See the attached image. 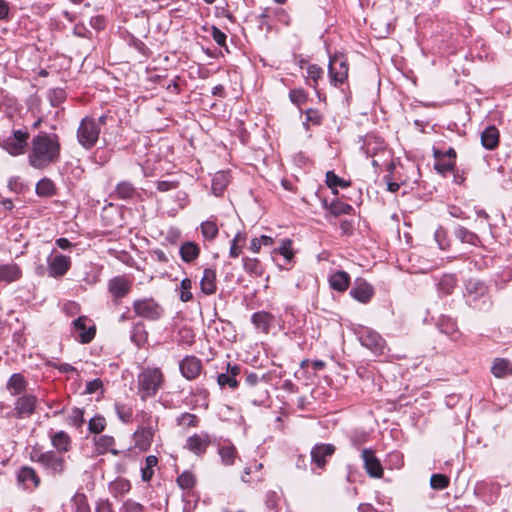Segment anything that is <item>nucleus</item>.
<instances>
[{
  "label": "nucleus",
  "instance_id": "nucleus-63",
  "mask_svg": "<svg viewBox=\"0 0 512 512\" xmlns=\"http://www.w3.org/2000/svg\"><path fill=\"white\" fill-rule=\"evenodd\" d=\"M59 369L62 371V372H72V371H75V368L72 367L71 365L69 364H62Z\"/></svg>",
  "mask_w": 512,
  "mask_h": 512
},
{
  "label": "nucleus",
  "instance_id": "nucleus-54",
  "mask_svg": "<svg viewBox=\"0 0 512 512\" xmlns=\"http://www.w3.org/2000/svg\"><path fill=\"white\" fill-rule=\"evenodd\" d=\"M242 252V246L240 245V243H235L232 241V245H231V248H230V256L233 257V258H237Z\"/></svg>",
  "mask_w": 512,
  "mask_h": 512
},
{
  "label": "nucleus",
  "instance_id": "nucleus-25",
  "mask_svg": "<svg viewBox=\"0 0 512 512\" xmlns=\"http://www.w3.org/2000/svg\"><path fill=\"white\" fill-rule=\"evenodd\" d=\"M229 182V176L225 172H217L212 180V191L216 196H219L223 193Z\"/></svg>",
  "mask_w": 512,
  "mask_h": 512
},
{
  "label": "nucleus",
  "instance_id": "nucleus-3",
  "mask_svg": "<svg viewBox=\"0 0 512 512\" xmlns=\"http://www.w3.org/2000/svg\"><path fill=\"white\" fill-rule=\"evenodd\" d=\"M139 388L143 398L156 394L163 383V375L158 369H146L139 375Z\"/></svg>",
  "mask_w": 512,
  "mask_h": 512
},
{
  "label": "nucleus",
  "instance_id": "nucleus-22",
  "mask_svg": "<svg viewBox=\"0 0 512 512\" xmlns=\"http://www.w3.org/2000/svg\"><path fill=\"white\" fill-rule=\"evenodd\" d=\"M135 444L141 450H147L153 440V432L151 429L141 428L134 434Z\"/></svg>",
  "mask_w": 512,
  "mask_h": 512
},
{
  "label": "nucleus",
  "instance_id": "nucleus-9",
  "mask_svg": "<svg viewBox=\"0 0 512 512\" xmlns=\"http://www.w3.org/2000/svg\"><path fill=\"white\" fill-rule=\"evenodd\" d=\"M201 368L200 360L194 356H187L180 363L182 375L189 380L195 379L200 374Z\"/></svg>",
  "mask_w": 512,
  "mask_h": 512
},
{
  "label": "nucleus",
  "instance_id": "nucleus-47",
  "mask_svg": "<svg viewBox=\"0 0 512 512\" xmlns=\"http://www.w3.org/2000/svg\"><path fill=\"white\" fill-rule=\"evenodd\" d=\"M290 99L293 103L300 106L306 101L307 96L302 90H292L290 92Z\"/></svg>",
  "mask_w": 512,
  "mask_h": 512
},
{
  "label": "nucleus",
  "instance_id": "nucleus-39",
  "mask_svg": "<svg viewBox=\"0 0 512 512\" xmlns=\"http://www.w3.org/2000/svg\"><path fill=\"white\" fill-rule=\"evenodd\" d=\"M430 484L434 489H445L449 485V479L442 474H433L430 479Z\"/></svg>",
  "mask_w": 512,
  "mask_h": 512
},
{
  "label": "nucleus",
  "instance_id": "nucleus-13",
  "mask_svg": "<svg viewBox=\"0 0 512 512\" xmlns=\"http://www.w3.org/2000/svg\"><path fill=\"white\" fill-rule=\"evenodd\" d=\"M334 447L330 444H321L315 446L311 451L312 461L319 467L323 468L326 464L325 457L334 453Z\"/></svg>",
  "mask_w": 512,
  "mask_h": 512
},
{
  "label": "nucleus",
  "instance_id": "nucleus-43",
  "mask_svg": "<svg viewBox=\"0 0 512 512\" xmlns=\"http://www.w3.org/2000/svg\"><path fill=\"white\" fill-rule=\"evenodd\" d=\"M116 193L121 198H124V199L125 198H129V197H131L133 195L134 188H133V186L130 183L123 182V183H120L117 186Z\"/></svg>",
  "mask_w": 512,
  "mask_h": 512
},
{
  "label": "nucleus",
  "instance_id": "nucleus-46",
  "mask_svg": "<svg viewBox=\"0 0 512 512\" xmlns=\"http://www.w3.org/2000/svg\"><path fill=\"white\" fill-rule=\"evenodd\" d=\"M69 420L70 422L79 427L81 426L83 423H84V413L81 409H73V411L71 412L70 416H69Z\"/></svg>",
  "mask_w": 512,
  "mask_h": 512
},
{
  "label": "nucleus",
  "instance_id": "nucleus-56",
  "mask_svg": "<svg viewBox=\"0 0 512 512\" xmlns=\"http://www.w3.org/2000/svg\"><path fill=\"white\" fill-rule=\"evenodd\" d=\"M261 249V240L259 238H253L250 243V250L254 253H258Z\"/></svg>",
  "mask_w": 512,
  "mask_h": 512
},
{
  "label": "nucleus",
  "instance_id": "nucleus-8",
  "mask_svg": "<svg viewBox=\"0 0 512 512\" xmlns=\"http://www.w3.org/2000/svg\"><path fill=\"white\" fill-rule=\"evenodd\" d=\"M37 398L33 395H23L14 404L15 414L18 418L28 417L33 414Z\"/></svg>",
  "mask_w": 512,
  "mask_h": 512
},
{
  "label": "nucleus",
  "instance_id": "nucleus-60",
  "mask_svg": "<svg viewBox=\"0 0 512 512\" xmlns=\"http://www.w3.org/2000/svg\"><path fill=\"white\" fill-rule=\"evenodd\" d=\"M259 239L261 240V245L263 244L265 246H271L274 243L272 237L270 236L262 235Z\"/></svg>",
  "mask_w": 512,
  "mask_h": 512
},
{
  "label": "nucleus",
  "instance_id": "nucleus-32",
  "mask_svg": "<svg viewBox=\"0 0 512 512\" xmlns=\"http://www.w3.org/2000/svg\"><path fill=\"white\" fill-rule=\"evenodd\" d=\"M219 455L225 465H232L237 456V452L232 446L221 447L219 449Z\"/></svg>",
  "mask_w": 512,
  "mask_h": 512
},
{
  "label": "nucleus",
  "instance_id": "nucleus-21",
  "mask_svg": "<svg viewBox=\"0 0 512 512\" xmlns=\"http://www.w3.org/2000/svg\"><path fill=\"white\" fill-rule=\"evenodd\" d=\"M491 371L495 377L504 378L512 374V364L506 359L497 358L494 360Z\"/></svg>",
  "mask_w": 512,
  "mask_h": 512
},
{
  "label": "nucleus",
  "instance_id": "nucleus-31",
  "mask_svg": "<svg viewBox=\"0 0 512 512\" xmlns=\"http://www.w3.org/2000/svg\"><path fill=\"white\" fill-rule=\"evenodd\" d=\"M157 458L153 455H150L145 460V467L142 469V479L144 481H149L153 474V468L157 465Z\"/></svg>",
  "mask_w": 512,
  "mask_h": 512
},
{
  "label": "nucleus",
  "instance_id": "nucleus-41",
  "mask_svg": "<svg viewBox=\"0 0 512 512\" xmlns=\"http://www.w3.org/2000/svg\"><path fill=\"white\" fill-rule=\"evenodd\" d=\"M191 287L192 283L191 280L188 278H185L181 281V294L180 299L183 302H188L192 299V293H191Z\"/></svg>",
  "mask_w": 512,
  "mask_h": 512
},
{
  "label": "nucleus",
  "instance_id": "nucleus-59",
  "mask_svg": "<svg viewBox=\"0 0 512 512\" xmlns=\"http://www.w3.org/2000/svg\"><path fill=\"white\" fill-rule=\"evenodd\" d=\"M96 512H111L110 505L106 502H102L97 506Z\"/></svg>",
  "mask_w": 512,
  "mask_h": 512
},
{
  "label": "nucleus",
  "instance_id": "nucleus-61",
  "mask_svg": "<svg viewBox=\"0 0 512 512\" xmlns=\"http://www.w3.org/2000/svg\"><path fill=\"white\" fill-rule=\"evenodd\" d=\"M246 381H247L248 384H250L252 386L256 385L258 383V376H257V374H254V373L249 374L247 376V378H246Z\"/></svg>",
  "mask_w": 512,
  "mask_h": 512
},
{
  "label": "nucleus",
  "instance_id": "nucleus-42",
  "mask_svg": "<svg viewBox=\"0 0 512 512\" xmlns=\"http://www.w3.org/2000/svg\"><path fill=\"white\" fill-rule=\"evenodd\" d=\"M455 165V160H445L444 158L439 159L438 162L435 164V169L440 174H445L451 170H453Z\"/></svg>",
  "mask_w": 512,
  "mask_h": 512
},
{
  "label": "nucleus",
  "instance_id": "nucleus-49",
  "mask_svg": "<svg viewBox=\"0 0 512 512\" xmlns=\"http://www.w3.org/2000/svg\"><path fill=\"white\" fill-rule=\"evenodd\" d=\"M243 265L247 271L260 274V272L258 271L259 261L257 259L246 258L243 261Z\"/></svg>",
  "mask_w": 512,
  "mask_h": 512
},
{
  "label": "nucleus",
  "instance_id": "nucleus-44",
  "mask_svg": "<svg viewBox=\"0 0 512 512\" xmlns=\"http://www.w3.org/2000/svg\"><path fill=\"white\" fill-rule=\"evenodd\" d=\"M218 384L220 386L228 385L231 388H236L238 386V381L233 376L227 373H221L218 376Z\"/></svg>",
  "mask_w": 512,
  "mask_h": 512
},
{
  "label": "nucleus",
  "instance_id": "nucleus-12",
  "mask_svg": "<svg viewBox=\"0 0 512 512\" xmlns=\"http://www.w3.org/2000/svg\"><path fill=\"white\" fill-rule=\"evenodd\" d=\"M108 290L115 299L122 298L130 291V283L122 277H115L109 281Z\"/></svg>",
  "mask_w": 512,
  "mask_h": 512
},
{
  "label": "nucleus",
  "instance_id": "nucleus-29",
  "mask_svg": "<svg viewBox=\"0 0 512 512\" xmlns=\"http://www.w3.org/2000/svg\"><path fill=\"white\" fill-rule=\"evenodd\" d=\"M18 479L22 483L32 482L34 487H37L40 483V480L35 471L28 467H24L20 470Z\"/></svg>",
  "mask_w": 512,
  "mask_h": 512
},
{
  "label": "nucleus",
  "instance_id": "nucleus-7",
  "mask_svg": "<svg viewBox=\"0 0 512 512\" xmlns=\"http://www.w3.org/2000/svg\"><path fill=\"white\" fill-rule=\"evenodd\" d=\"M329 73L335 84L343 83L348 77V66L343 57L334 56L329 62Z\"/></svg>",
  "mask_w": 512,
  "mask_h": 512
},
{
  "label": "nucleus",
  "instance_id": "nucleus-6",
  "mask_svg": "<svg viewBox=\"0 0 512 512\" xmlns=\"http://www.w3.org/2000/svg\"><path fill=\"white\" fill-rule=\"evenodd\" d=\"M48 272L51 277H61L69 270L71 259L68 256L57 254L51 256L48 261Z\"/></svg>",
  "mask_w": 512,
  "mask_h": 512
},
{
  "label": "nucleus",
  "instance_id": "nucleus-62",
  "mask_svg": "<svg viewBox=\"0 0 512 512\" xmlns=\"http://www.w3.org/2000/svg\"><path fill=\"white\" fill-rule=\"evenodd\" d=\"M232 241L235 243H240V244L244 243L245 235L241 232H237Z\"/></svg>",
  "mask_w": 512,
  "mask_h": 512
},
{
  "label": "nucleus",
  "instance_id": "nucleus-55",
  "mask_svg": "<svg viewBox=\"0 0 512 512\" xmlns=\"http://www.w3.org/2000/svg\"><path fill=\"white\" fill-rule=\"evenodd\" d=\"M9 12L8 3L5 0H0V20L6 18Z\"/></svg>",
  "mask_w": 512,
  "mask_h": 512
},
{
  "label": "nucleus",
  "instance_id": "nucleus-27",
  "mask_svg": "<svg viewBox=\"0 0 512 512\" xmlns=\"http://www.w3.org/2000/svg\"><path fill=\"white\" fill-rule=\"evenodd\" d=\"M95 446L98 450L99 454H103L106 451L111 450L114 454H117L115 450H112V446L114 444V438L111 436L103 435L94 438Z\"/></svg>",
  "mask_w": 512,
  "mask_h": 512
},
{
  "label": "nucleus",
  "instance_id": "nucleus-24",
  "mask_svg": "<svg viewBox=\"0 0 512 512\" xmlns=\"http://www.w3.org/2000/svg\"><path fill=\"white\" fill-rule=\"evenodd\" d=\"M272 320V315L267 312H257L252 316L253 324L264 333H268Z\"/></svg>",
  "mask_w": 512,
  "mask_h": 512
},
{
  "label": "nucleus",
  "instance_id": "nucleus-45",
  "mask_svg": "<svg viewBox=\"0 0 512 512\" xmlns=\"http://www.w3.org/2000/svg\"><path fill=\"white\" fill-rule=\"evenodd\" d=\"M457 236L462 242H467L470 244H475L477 240V236L465 228H460L457 231Z\"/></svg>",
  "mask_w": 512,
  "mask_h": 512
},
{
  "label": "nucleus",
  "instance_id": "nucleus-14",
  "mask_svg": "<svg viewBox=\"0 0 512 512\" xmlns=\"http://www.w3.org/2000/svg\"><path fill=\"white\" fill-rule=\"evenodd\" d=\"M87 321H88V318L86 316H81L73 322L74 328L80 332L79 340L82 343H89L95 336V327L90 326L89 328H87L86 327Z\"/></svg>",
  "mask_w": 512,
  "mask_h": 512
},
{
  "label": "nucleus",
  "instance_id": "nucleus-23",
  "mask_svg": "<svg viewBox=\"0 0 512 512\" xmlns=\"http://www.w3.org/2000/svg\"><path fill=\"white\" fill-rule=\"evenodd\" d=\"M26 386L27 382L21 374H13L7 382V389L12 395L20 394Z\"/></svg>",
  "mask_w": 512,
  "mask_h": 512
},
{
  "label": "nucleus",
  "instance_id": "nucleus-38",
  "mask_svg": "<svg viewBox=\"0 0 512 512\" xmlns=\"http://www.w3.org/2000/svg\"><path fill=\"white\" fill-rule=\"evenodd\" d=\"M106 426L105 418L102 416H95L89 421V430L92 433L98 434L104 430Z\"/></svg>",
  "mask_w": 512,
  "mask_h": 512
},
{
  "label": "nucleus",
  "instance_id": "nucleus-64",
  "mask_svg": "<svg viewBox=\"0 0 512 512\" xmlns=\"http://www.w3.org/2000/svg\"><path fill=\"white\" fill-rule=\"evenodd\" d=\"M399 189V184L395 182H389L388 183V190L391 192H396Z\"/></svg>",
  "mask_w": 512,
  "mask_h": 512
},
{
  "label": "nucleus",
  "instance_id": "nucleus-28",
  "mask_svg": "<svg viewBox=\"0 0 512 512\" xmlns=\"http://www.w3.org/2000/svg\"><path fill=\"white\" fill-rule=\"evenodd\" d=\"M52 444L59 451L65 452L69 448L70 438L65 432L60 431L52 437Z\"/></svg>",
  "mask_w": 512,
  "mask_h": 512
},
{
  "label": "nucleus",
  "instance_id": "nucleus-34",
  "mask_svg": "<svg viewBox=\"0 0 512 512\" xmlns=\"http://www.w3.org/2000/svg\"><path fill=\"white\" fill-rule=\"evenodd\" d=\"M326 183L330 188H334L336 186H340L343 188L348 187L350 184L349 182L345 181L344 179L338 177L334 172L328 171L326 173Z\"/></svg>",
  "mask_w": 512,
  "mask_h": 512
},
{
  "label": "nucleus",
  "instance_id": "nucleus-52",
  "mask_svg": "<svg viewBox=\"0 0 512 512\" xmlns=\"http://www.w3.org/2000/svg\"><path fill=\"white\" fill-rule=\"evenodd\" d=\"M307 73L311 79L316 81L318 78L321 77L322 69L317 65H310L307 69Z\"/></svg>",
  "mask_w": 512,
  "mask_h": 512
},
{
  "label": "nucleus",
  "instance_id": "nucleus-2",
  "mask_svg": "<svg viewBox=\"0 0 512 512\" xmlns=\"http://www.w3.org/2000/svg\"><path fill=\"white\" fill-rule=\"evenodd\" d=\"M104 123V116H101L97 120L89 117L84 118L77 131L79 143L85 148L93 147L99 138L101 126Z\"/></svg>",
  "mask_w": 512,
  "mask_h": 512
},
{
  "label": "nucleus",
  "instance_id": "nucleus-37",
  "mask_svg": "<svg viewBox=\"0 0 512 512\" xmlns=\"http://www.w3.org/2000/svg\"><path fill=\"white\" fill-rule=\"evenodd\" d=\"M352 211V207L349 204L343 202H333L330 205V212L334 216H339L342 214H350Z\"/></svg>",
  "mask_w": 512,
  "mask_h": 512
},
{
  "label": "nucleus",
  "instance_id": "nucleus-40",
  "mask_svg": "<svg viewBox=\"0 0 512 512\" xmlns=\"http://www.w3.org/2000/svg\"><path fill=\"white\" fill-rule=\"evenodd\" d=\"M291 246L292 241L290 239H285L282 242V246L275 249V252L281 254L286 260L291 261L294 256Z\"/></svg>",
  "mask_w": 512,
  "mask_h": 512
},
{
  "label": "nucleus",
  "instance_id": "nucleus-51",
  "mask_svg": "<svg viewBox=\"0 0 512 512\" xmlns=\"http://www.w3.org/2000/svg\"><path fill=\"white\" fill-rule=\"evenodd\" d=\"M378 150H381L383 153H386V149L382 147L381 144L378 143H367L366 144V153L370 156H374Z\"/></svg>",
  "mask_w": 512,
  "mask_h": 512
},
{
  "label": "nucleus",
  "instance_id": "nucleus-11",
  "mask_svg": "<svg viewBox=\"0 0 512 512\" xmlns=\"http://www.w3.org/2000/svg\"><path fill=\"white\" fill-rule=\"evenodd\" d=\"M362 458L367 473L375 478H379L383 474V469L380 461L375 457L374 453L370 450H363Z\"/></svg>",
  "mask_w": 512,
  "mask_h": 512
},
{
  "label": "nucleus",
  "instance_id": "nucleus-33",
  "mask_svg": "<svg viewBox=\"0 0 512 512\" xmlns=\"http://www.w3.org/2000/svg\"><path fill=\"white\" fill-rule=\"evenodd\" d=\"M195 477L190 472H183L178 478L177 483L182 489H191L195 485Z\"/></svg>",
  "mask_w": 512,
  "mask_h": 512
},
{
  "label": "nucleus",
  "instance_id": "nucleus-57",
  "mask_svg": "<svg viewBox=\"0 0 512 512\" xmlns=\"http://www.w3.org/2000/svg\"><path fill=\"white\" fill-rule=\"evenodd\" d=\"M56 244L61 249H69L72 246V243L67 238L57 239Z\"/></svg>",
  "mask_w": 512,
  "mask_h": 512
},
{
  "label": "nucleus",
  "instance_id": "nucleus-5",
  "mask_svg": "<svg viewBox=\"0 0 512 512\" xmlns=\"http://www.w3.org/2000/svg\"><path fill=\"white\" fill-rule=\"evenodd\" d=\"M28 133L21 130L14 132L13 136L7 138L3 144V148L11 155L23 154L26 147Z\"/></svg>",
  "mask_w": 512,
  "mask_h": 512
},
{
  "label": "nucleus",
  "instance_id": "nucleus-1",
  "mask_svg": "<svg viewBox=\"0 0 512 512\" xmlns=\"http://www.w3.org/2000/svg\"><path fill=\"white\" fill-rule=\"evenodd\" d=\"M59 148L56 137H51L46 134L38 135L32 140L29 163L34 168H44L58 158Z\"/></svg>",
  "mask_w": 512,
  "mask_h": 512
},
{
  "label": "nucleus",
  "instance_id": "nucleus-15",
  "mask_svg": "<svg viewBox=\"0 0 512 512\" xmlns=\"http://www.w3.org/2000/svg\"><path fill=\"white\" fill-rule=\"evenodd\" d=\"M39 461L47 468L51 469L54 473L63 471L64 460L56 456L53 452H47L40 456Z\"/></svg>",
  "mask_w": 512,
  "mask_h": 512
},
{
  "label": "nucleus",
  "instance_id": "nucleus-10",
  "mask_svg": "<svg viewBox=\"0 0 512 512\" xmlns=\"http://www.w3.org/2000/svg\"><path fill=\"white\" fill-rule=\"evenodd\" d=\"M350 294L356 300L362 303H366L371 299L373 295V288L365 280L357 279L355 281L354 287L350 291Z\"/></svg>",
  "mask_w": 512,
  "mask_h": 512
},
{
  "label": "nucleus",
  "instance_id": "nucleus-26",
  "mask_svg": "<svg viewBox=\"0 0 512 512\" xmlns=\"http://www.w3.org/2000/svg\"><path fill=\"white\" fill-rule=\"evenodd\" d=\"M181 257L185 262H191L199 255V248L192 242H187L181 246Z\"/></svg>",
  "mask_w": 512,
  "mask_h": 512
},
{
  "label": "nucleus",
  "instance_id": "nucleus-58",
  "mask_svg": "<svg viewBox=\"0 0 512 512\" xmlns=\"http://www.w3.org/2000/svg\"><path fill=\"white\" fill-rule=\"evenodd\" d=\"M239 372H240V368L238 366H236V365L231 366L230 364H228L227 374L236 378V376L239 374Z\"/></svg>",
  "mask_w": 512,
  "mask_h": 512
},
{
  "label": "nucleus",
  "instance_id": "nucleus-17",
  "mask_svg": "<svg viewBox=\"0 0 512 512\" xmlns=\"http://www.w3.org/2000/svg\"><path fill=\"white\" fill-rule=\"evenodd\" d=\"M481 142L486 149L492 150L498 146L499 132L495 126L487 127L481 135Z\"/></svg>",
  "mask_w": 512,
  "mask_h": 512
},
{
  "label": "nucleus",
  "instance_id": "nucleus-16",
  "mask_svg": "<svg viewBox=\"0 0 512 512\" xmlns=\"http://www.w3.org/2000/svg\"><path fill=\"white\" fill-rule=\"evenodd\" d=\"M22 272L16 264H5L0 266V281L11 283L20 279Z\"/></svg>",
  "mask_w": 512,
  "mask_h": 512
},
{
  "label": "nucleus",
  "instance_id": "nucleus-50",
  "mask_svg": "<svg viewBox=\"0 0 512 512\" xmlns=\"http://www.w3.org/2000/svg\"><path fill=\"white\" fill-rule=\"evenodd\" d=\"M101 388H102V381L99 379H94L93 381H90L87 383L85 392L87 394H92Z\"/></svg>",
  "mask_w": 512,
  "mask_h": 512
},
{
  "label": "nucleus",
  "instance_id": "nucleus-48",
  "mask_svg": "<svg viewBox=\"0 0 512 512\" xmlns=\"http://www.w3.org/2000/svg\"><path fill=\"white\" fill-rule=\"evenodd\" d=\"M212 38L213 40L220 46H224L225 45V41H226V35L220 31L217 27L213 26L212 27Z\"/></svg>",
  "mask_w": 512,
  "mask_h": 512
},
{
  "label": "nucleus",
  "instance_id": "nucleus-30",
  "mask_svg": "<svg viewBox=\"0 0 512 512\" xmlns=\"http://www.w3.org/2000/svg\"><path fill=\"white\" fill-rule=\"evenodd\" d=\"M36 192L39 196H51L55 192V185L50 179L44 178L37 183Z\"/></svg>",
  "mask_w": 512,
  "mask_h": 512
},
{
  "label": "nucleus",
  "instance_id": "nucleus-18",
  "mask_svg": "<svg viewBox=\"0 0 512 512\" xmlns=\"http://www.w3.org/2000/svg\"><path fill=\"white\" fill-rule=\"evenodd\" d=\"M210 443L208 435H193L187 440V447L195 454H201Z\"/></svg>",
  "mask_w": 512,
  "mask_h": 512
},
{
  "label": "nucleus",
  "instance_id": "nucleus-20",
  "mask_svg": "<svg viewBox=\"0 0 512 512\" xmlns=\"http://www.w3.org/2000/svg\"><path fill=\"white\" fill-rule=\"evenodd\" d=\"M329 283L334 290L345 291L350 283V276L344 271H338L329 278Z\"/></svg>",
  "mask_w": 512,
  "mask_h": 512
},
{
  "label": "nucleus",
  "instance_id": "nucleus-36",
  "mask_svg": "<svg viewBox=\"0 0 512 512\" xmlns=\"http://www.w3.org/2000/svg\"><path fill=\"white\" fill-rule=\"evenodd\" d=\"M364 345L369 347L371 350H373L375 352H379L383 349L384 342L382 341V339L379 336L373 335V336H367L365 338Z\"/></svg>",
  "mask_w": 512,
  "mask_h": 512
},
{
  "label": "nucleus",
  "instance_id": "nucleus-53",
  "mask_svg": "<svg viewBox=\"0 0 512 512\" xmlns=\"http://www.w3.org/2000/svg\"><path fill=\"white\" fill-rule=\"evenodd\" d=\"M176 187H177L176 182H171V181H158L157 182V189L162 192L174 189Z\"/></svg>",
  "mask_w": 512,
  "mask_h": 512
},
{
  "label": "nucleus",
  "instance_id": "nucleus-4",
  "mask_svg": "<svg viewBox=\"0 0 512 512\" xmlns=\"http://www.w3.org/2000/svg\"><path fill=\"white\" fill-rule=\"evenodd\" d=\"M135 313L150 320H156L162 315V308L151 299L138 300L134 303Z\"/></svg>",
  "mask_w": 512,
  "mask_h": 512
},
{
  "label": "nucleus",
  "instance_id": "nucleus-35",
  "mask_svg": "<svg viewBox=\"0 0 512 512\" xmlns=\"http://www.w3.org/2000/svg\"><path fill=\"white\" fill-rule=\"evenodd\" d=\"M201 228L203 236L207 239H214L218 234V227L213 221L203 222Z\"/></svg>",
  "mask_w": 512,
  "mask_h": 512
},
{
  "label": "nucleus",
  "instance_id": "nucleus-19",
  "mask_svg": "<svg viewBox=\"0 0 512 512\" xmlns=\"http://www.w3.org/2000/svg\"><path fill=\"white\" fill-rule=\"evenodd\" d=\"M201 290L205 294H213L216 291V272L213 269L207 268L204 270L201 279Z\"/></svg>",
  "mask_w": 512,
  "mask_h": 512
}]
</instances>
